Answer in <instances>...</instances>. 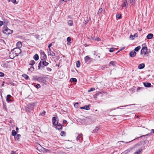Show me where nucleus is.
<instances>
[{
    "mask_svg": "<svg viewBox=\"0 0 154 154\" xmlns=\"http://www.w3.org/2000/svg\"><path fill=\"white\" fill-rule=\"evenodd\" d=\"M134 149L137 151L134 152L135 154H139L142 151V148L139 144H137L131 148V150Z\"/></svg>",
    "mask_w": 154,
    "mask_h": 154,
    "instance_id": "nucleus-1",
    "label": "nucleus"
},
{
    "mask_svg": "<svg viewBox=\"0 0 154 154\" xmlns=\"http://www.w3.org/2000/svg\"><path fill=\"white\" fill-rule=\"evenodd\" d=\"M35 148L39 151H43L44 150H48L47 149H45L42 147L38 143H36L35 144Z\"/></svg>",
    "mask_w": 154,
    "mask_h": 154,
    "instance_id": "nucleus-2",
    "label": "nucleus"
},
{
    "mask_svg": "<svg viewBox=\"0 0 154 154\" xmlns=\"http://www.w3.org/2000/svg\"><path fill=\"white\" fill-rule=\"evenodd\" d=\"M140 53L141 54L145 55L148 53L147 48L146 47H143L141 50Z\"/></svg>",
    "mask_w": 154,
    "mask_h": 154,
    "instance_id": "nucleus-3",
    "label": "nucleus"
},
{
    "mask_svg": "<svg viewBox=\"0 0 154 154\" xmlns=\"http://www.w3.org/2000/svg\"><path fill=\"white\" fill-rule=\"evenodd\" d=\"M13 51L15 52V56H18V54H20L21 52L20 49L18 48H14L13 50Z\"/></svg>",
    "mask_w": 154,
    "mask_h": 154,
    "instance_id": "nucleus-4",
    "label": "nucleus"
},
{
    "mask_svg": "<svg viewBox=\"0 0 154 154\" xmlns=\"http://www.w3.org/2000/svg\"><path fill=\"white\" fill-rule=\"evenodd\" d=\"M46 59V58L42 59L40 62V64H42V65L44 66H47L49 64V63L46 62L45 60Z\"/></svg>",
    "mask_w": 154,
    "mask_h": 154,
    "instance_id": "nucleus-5",
    "label": "nucleus"
},
{
    "mask_svg": "<svg viewBox=\"0 0 154 154\" xmlns=\"http://www.w3.org/2000/svg\"><path fill=\"white\" fill-rule=\"evenodd\" d=\"M48 51V55L49 56H50L52 57L53 58L55 56V54L53 51H52L50 48L49 49Z\"/></svg>",
    "mask_w": 154,
    "mask_h": 154,
    "instance_id": "nucleus-6",
    "label": "nucleus"
},
{
    "mask_svg": "<svg viewBox=\"0 0 154 154\" xmlns=\"http://www.w3.org/2000/svg\"><path fill=\"white\" fill-rule=\"evenodd\" d=\"M10 30V29H9L7 27H5L3 29V32L7 34L9 33L10 32H9V31Z\"/></svg>",
    "mask_w": 154,
    "mask_h": 154,
    "instance_id": "nucleus-7",
    "label": "nucleus"
},
{
    "mask_svg": "<svg viewBox=\"0 0 154 154\" xmlns=\"http://www.w3.org/2000/svg\"><path fill=\"white\" fill-rule=\"evenodd\" d=\"M138 36V34L137 33H135L134 35H131L130 36V38L131 40H134L135 38H137Z\"/></svg>",
    "mask_w": 154,
    "mask_h": 154,
    "instance_id": "nucleus-8",
    "label": "nucleus"
},
{
    "mask_svg": "<svg viewBox=\"0 0 154 154\" xmlns=\"http://www.w3.org/2000/svg\"><path fill=\"white\" fill-rule=\"evenodd\" d=\"M57 117H53L52 118V123L53 124L56 126L58 124V122L57 121Z\"/></svg>",
    "mask_w": 154,
    "mask_h": 154,
    "instance_id": "nucleus-9",
    "label": "nucleus"
},
{
    "mask_svg": "<svg viewBox=\"0 0 154 154\" xmlns=\"http://www.w3.org/2000/svg\"><path fill=\"white\" fill-rule=\"evenodd\" d=\"M38 81L42 83H44L45 82V78L43 77H40L38 78Z\"/></svg>",
    "mask_w": 154,
    "mask_h": 154,
    "instance_id": "nucleus-10",
    "label": "nucleus"
},
{
    "mask_svg": "<svg viewBox=\"0 0 154 154\" xmlns=\"http://www.w3.org/2000/svg\"><path fill=\"white\" fill-rule=\"evenodd\" d=\"M136 54V53L134 51H131L129 53L130 56L131 57H135Z\"/></svg>",
    "mask_w": 154,
    "mask_h": 154,
    "instance_id": "nucleus-11",
    "label": "nucleus"
},
{
    "mask_svg": "<svg viewBox=\"0 0 154 154\" xmlns=\"http://www.w3.org/2000/svg\"><path fill=\"white\" fill-rule=\"evenodd\" d=\"M40 53L42 57V59L47 58L46 55L45 53V52L43 51H42V50H40Z\"/></svg>",
    "mask_w": 154,
    "mask_h": 154,
    "instance_id": "nucleus-12",
    "label": "nucleus"
},
{
    "mask_svg": "<svg viewBox=\"0 0 154 154\" xmlns=\"http://www.w3.org/2000/svg\"><path fill=\"white\" fill-rule=\"evenodd\" d=\"M128 5V3L127 0H125L123 3V5L122 6V8L123 7L127 8Z\"/></svg>",
    "mask_w": 154,
    "mask_h": 154,
    "instance_id": "nucleus-13",
    "label": "nucleus"
},
{
    "mask_svg": "<svg viewBox=\"0 0 154 154\" xmlns=\"http://www.w3.org/2000/svg\"><path fill=\"white\" fill-rule=\"evenodd\" d=\"M80 109H84L87 110H88L90 109V108L89 107V105H86L84 107H80Z\"/></svg>",
    "mask_w": 154,
    "mask_h": 154,
    "instance_id": "nucleus-14",
    "label": "nucleus"
},
{
    "mask_svg": "<svg viewBox=\"0 0 154 154\" xmlns=\"http://www.w3.org/2000/svg\"><path fill=\"white\" fill-rule=\"evenodd\" d=\"M153 35L152 33L149 34L146 36V38L148 39H152L153 37Z\"/></svg>",
    "mask_w": 154,
    "mask_h": 154,
    "instance_id": "nucleus-15",
    "label": "nucleus"
},
{
    "mask_svg": "<svg viewBox=\"0 0 154 154\" xmlns=\"http://www.w3.org/2000/svg\"><path fill=\"white\" fill-rule=\"evenodd\" d=\"M145 65L144 63L140 64L138 66V68L139 69H141L144 68Z\"/></svg>",
    "mask_w": 154,
    "mask_h": 154,
    "instance_id": "nucleus-16",
    "label": "nucleus"
},
{
    "mask_svg": "<svg viewBox=\"0 0 154 154\" xmlns=\"http://www.w3.org/2000/svg\"><path fill=\"white\" fill-rule=\"evenodd\" d=\"M55 127V128L59 130L62 129V126L61 125H57Z\"/></svg>",
    "mask_w": 154,
    "mask_h": 154,
    "instance_id": "nucleus-17",
    "label": "nucleus"
},
{
    "mask_svg": "<svg viewBox=\"0 0 154 154\" xmlns=\"http://www.w3.org/2000/svg\"><path fill=\"white\" fill-rule=\"evenodd\" d=\"M144 86L146 87H150L151 86V84L150 83H148L147 82H144L143 83Z\"/></svg>",
    "mask_w": 154,
    "mask_h": 154,
    "instance_id": "nucleus-18",
    "label": "nucleus"
},
{
    "mask_svg": "<svg viewBox=\"0 0 154 154\" xmlns=\"http://www.w3.org/2000/svg\"><path fill=\"white\" fill-rule=\"evenodd\" d=\"M11 96L10 95H8L7 96L6 101L7 102H9L11 101V100L10 99V98L11 97Z\"/></svg>",
    "mask_w": 154,
    "mask_h": 154,
    "instance_id": "nucleus-19",
    "label": "nucleus"
},
{
    "mask_svg": "<svg viewBox=\"0 0 154 154\" xmlns=\"http://www.w3.org/2000/svg\"><path fill=\"white\" fill-rule=\"evenodd\" d=\"M81 138V139L82 140V134H80L78 136H77L76 138V140L77 141L80 139V138Z\"/></svg>",
    "mask_w": 154,
    "mask_h": 154,
    "instance_id": "nucleus-20",
    "label": "nucleus"
},
{
    "mask_svg": "<svg viewBox=\"0 0 154 154\" xmlns=\"http://www.w3.org/2000/svg\"><path fill=\"white\" fill-rule=\"evenodd\" d=\"M99 127L98 126H96L95 129L93 130L92 133H94L97 132L99 130Z\"/></svg>",
    "mask_w": 154,
    "mask_h": 154,
    "instance_id": "nucleus-21",
    "label": "nucleus"
},
{
    "mask_svg": "<svg viewBox=\"0 0 154 154\" xmlns=\"http://www.w3.org/2000/svg\"><path fill=\"white\" fill-rule=\"evenodd\" d=\"M20 137V135L19 134H18L17 135H16V136L14 137L15 139V140H18Z\"/></svg>",
    "mask_w": 154,
    "mask_h": 154,
    "instance_id": "nucleus-22",
    "label": "nucleus"
},
{
    "mask_svg": "<svg viewBox=\"0 0 154 154\" xmlns=\"http://www.w3.org/2000/svg\"><path fill=\"white\" fill-rule=\"evenodd\" d=\"M38 56L37 54H35L33 57V58L35 60H37L38 59Z\"/></svg>",
    "mask_w": 154,
    "mask_h": 154,
    "instance_id": "nucleus-23",
    "label": "nucleus"
},
{
    "mask_svg": "<svg viewBox=\"0 0 154 154\" xmlns=\"http://www.w3.org/2000/svg\"><path fill=\"white\" fill-rule=\"evenodd\" d=\"M68 24L69 26H72L73 25V22L72 20H69L68 21Z\"/></svg>",
    "mask_w": 154,
    "mask_h": 154,
    "instance_id": "nucleus-24",
    "label": "nucleus"
},
{
    "mask_svg": "<svg viewBox=\"0 0 154 154\" xmlns=\"http://www.w3.org/2000/svg\"><path fill=\"white\" fill-rule=\"evenodd\" d=\"M16 45L18 48L22 46L21 42H18L17 43Z\"/></svg>",
    "mask_w": 154,
    "mask_h": 154,
    "instance_id": "nucleus-25",
    "label": "nucleus"
},
{
    "mask_svg": "<svg viewBox=\"0 0 154 154\" xmlns=\"http://www.w3.org/2000/svg\"><path fill=\"white\" fill-rule=\"evenodd\" d=\"M22 76L26 80H27L29 78L28 75L25 74L22 75Z\"/></svg>",
    "mask_w": 154,
    "mask_h": 154,
    "instance_id": "nucleus-26",
    "label": "nucleus"
},
{
    "mask_svg": "<svg viewBox=\"0 0 154 154\" xmlns=\"http://www.w3.org/2000/svg\"><path fill=\"white\" fill-rule=\"evenodd\" d=\"M130 2L131 5H134L135 3V0H129Z\"/></svg>",
    "mask_w": 154,
    "mask_h": 154,
    "instance_id": "nucleus-27",
    "label": "nucleus"
},
{
    "mask_svg": "<svg viewBox=\"0 0 154 154\" xmlns=\"http://www.w3.org/2000/svg\"><path fill=\"white\" fill-rule=\"evenodd\" d=\"M90 59V58L88 56H86L85 58V62H87Z\"/></svg>",
    "mask_w": 154,
    "mask_h": 154,
    "instance_id": "nucleus-28",
    "label": "nucleus"
},
{
    "mask_svg": "<svg viewBox=\"0 0 154 154\" xmlns=\"http://www.w3.org/2000/svg\"><path fill=\"white\" fill-rule=\"evenodd\" d=\"M141 48V47L140 46H139L137 47H136L134 49V51H138Z\"/></svg>",
    "mask_w": 154,
    "mask_h": 154,
    "instance_id": "nucleus-29",
    "label": "nucleus"
},
{
    "mask_svg": "<svg viewBox=\"0 0 154 154\" xmlns=\"http://www.w3.org/2000/svg\"><path fill=\"white\" fill-rule=\"evenodd\" d=\"M35 63V61H34L33 60H31L29 62V65H34Z\"/></svg>",
    "mask_w": 154,
    "mask_h": 154,
    "instance_id": "nucleus-30",
    "label": "nucleus"
},
{
    "mask_svg": "<svg viewBox=\"0 0 154 154\" xmlns=\"http://www.w3.org/2000/svg\"><path fill=\"white\" fill-rule=\"evenodd\" d=\"M70 81L71 82H77V79L76 78H72L70 79Z\"/></svg>",
    "mask_w": 154,
    "mask_h": 154,
    "instance_id": "nucleus-31",
    "label": "nucleus"
},
{
    "mask_svg": "<svg viewBox=\"0 0 154 154\" xmlns=\"http://www.w3.org/2000/svg\"><path fill=\"white\" fill-rule=\"evenodd\" d=\"M11 134L12 136H15L17 134V132L14 130H13L12 131Z\"/></svg>",
    "mask_w": 154,
    "mask_h": 154,
    "instance_id": "nucleus-32",
    "label": "nucleus"
},
{
    "mask_svg": "<svg viewBox=\"0 0 154 154\" xmlns=\"http://www.w3.org/2000/svg\"><path fill=\"white\" fill-rule=\"evenodd\" d=\"M34 68L33 66H31V67L28 69V70L31 71V72H32L34 70Z\"/></svg>",
    "mask_w": 154,
    "mask_h": 154,
    "instance_id": "nucleus-33",
    "label": "nucleus"
},
{
    "mask_svg": "<svg viewBox=\"0 0 154 154\" xmlns=\"http://www.w3.org/2000/svg\"><path fill=\"white\" fill-rule=\"evenodd\" d=\"M92 39L95 40H97L99 41L100 40V38L97 37H93Z\"/></svg>",
    "mask_w": 154,
    "mask_h": 154,
    "instance_id": "nucleus-34",
    "label": "nucleus"
},
{
    "mask_svg": "<svg viewBox=\"0 0 154 154\" xmlns=\"http://www.w3.org/2000/svg\"><path fill=\"white\" fill-rule=\"evenodd\" d=\"M116 17L119 19H120L121 18V15L119 14H117L116 15Z\"/></svg>",
    "mask_w": 154,
    "mask_h": 154,
    "instance_id": "nucleus-35",
    "label": "nucleus"
},
{
    "mask_svg": "<svg viewBox=\"0 0 154 154\" xmlns=\"http://www.w3.org/2000/svg\"><path fill=\"white\" fill-rule=\"evenodd\" d=\"M76 66L77 67H79L80 66V62L79 61H78L76 63Z\"/></svg>",
    "mask_w": 154,
    "mask_h": 154,
    "instance_id": "nucleus-36",
    "label": "nucleus"
},
{
    "mask_svg": "<svg viewBox=\"0 0 154 154\" xmlns=\"http://www.w3.org/2000/svg\"><path fill=\"white\" fill-rule=\"evenodd\" d=\"M95 90V88H91L89 90H88V92H90L91 91H94Z\"/></svg>",
    "mask_w": 154,
    "mask_h": 154,
    "instance_id": "nucleus-37",
    "label": "nucleus"
},
{
    "mask_svg": "<svg viewBox=\"0 0 154 154\" xmlns=\"http://www.w3.org/2000/svg\"><path fill=\"white\" fill-rule=\"evenodd\" d=\"M45 113H46L45 111H44L43 112L41 113L39 115L40 116H44V115H45Z\"/></svg>",
    "mask_w": 154,
    "mask_h": 154,
    "instance_id": "nucleus-38",
    "label": "nucleus"
},
{
    "mask_svg": "<svg viewBox=\"0 0 154 154\" xmlns=\"http://www.w3.org/2000/svg\"><path fill=\"white\" fill-rule=\"evenodd\" d=\"M115 63V62L114 61H111L109 62V64L112 65H114Z\"/></svg>",
    "mask_w": 154,
    "mask_h": 154,
    "instance_id": "nucleus-39",
    "label": "nucleus"
},
{
    "mask_svg": "<svg viewBox=\"0 0 154 154\" xmlns=\"http://www.w3.org/2000/svg\"><path fill=\"white\" fill-rule=\"evenodd\" d=\"M74 106L76 108H78V103H75V104L74 105Z\"/></svg>",
    "mask_w": 154,
    "mask_h": 154,
    "instance_id": "nucleus-40",
    "label": "nucleus"
},
{
    "mask_svg": "<svg viewBox=\"0 0 154 154\" xmlns=\"http://www.w3.org/2000/svg\"><path fill=\"white\" fill-rule=\"evenodd\" d=\"M103 11V9L102 8H100L99 9L98 11V13H101Z\"/></svg>",
    "mask_w": 154,
    "mask_h": 154,
    "instance_id": "nucleus-41",
    "label": "nucleus"
},
{
    "mask_svg": "<svg viewBox=\"0 0 154 154\" xmlns=\"http://www.w3.org/2000/svg\"><path fill=\"white\" fill-rule=\"evenodd\" d=\"M67 41L68 42H69L71 41V38L70 37H68L66 39Z\"/></svg>",
    "mask_w": 154,
    "mask_h": 154,
    "instance_id": "nucleus-42",
    "label": "nucleus"
},
{
    "mask_svg": "<svg viewBox=\"0 0 154 154\" xmlns=\"http://www.w3.org/2000/svg\"><path fill=\"white\" fill-rule=\"evenodd\" d=\"M36 87L37 88H39L41 87V85L39 84H38L36 85Z\"/></svg>",
    "mask_w": 154,
    "mask_h": 154,
    "instance_id": "nucleus-43",
    "label": "nucleus"
},
{
    "mask_svg": "<svg viewBox=\"0 0 154 154\" xmlns=\"http://www.w3.org/2000/svg\"><path fill=\"white\" fill-rule=\"evenodd\" d=\"M65 132L63 131H62L60 133V135L61 136H63V135L65 134Z\"/></svg>",
    "mask_w": 154,
    "mask_h": 154,
    "instance_id": "nucleus-44",
    "label": "nucleus"
},
{
    "mask_svg": "<svg viewBox=\"0 0 154 154\" xmlns=\"http://www.w3.org/2000/svg\"><path fill=\"white\" fill-rule=\"evenodd\" d=\"M14 53L13 52H11L10 53V55H9V57H10V58H11V59H13L14 58V57H11V54H13Z\"/></svg>",
    "mask_w": 154,
    "mask_h": 154,
    "instance_id": "nucleus-45",
    "label": "nucleus"
},
{
    "mask_svg": "<svg viewBox=\"0 0 154 154\" xmlns=\"http://www.w3.org/2000/svg\"><path fill=\"white\" fill-rule=\"evenodd\" d=\"M4 75V74L3 72H0V77H3Z\"/></svg>",
    "mask_w": 154,
    "mask_h": 154,
    "instance_id": "nucleus-46",
    "label": "nucleus"
},
{
    "mask_svg": "<svg viewBox=\"0 0 154 154\" xmlns=\"http://www.w3.org/2000/svg\"><path fill=\"white\" fill-rule=\"evenodd\" d=\"M11 1L12 2H13L15 4H17V3L16 2V0H11Z\"/></svg>",
    "mask_w": 154,
    "mask_h": 154,
    "instance_id": "nucleus-47",
    "label": "nucleus"
},
{
    "mask_svg": "<svg viewBox=\"0 0 154 154\" xmlns=\"http://www.w3.org/2000/svg\"><path fill=\"white\" fill-rule=\"evenodd\" d=\"M114 50L113 48H110L109 50V51L110 52H112Z\"/></svg>",
    "mask_w": 154,
    "mask_h": 154,
    "instance_id": "nucleus-48",
    "label": "nucleus"
},
{
    "mask_svg": "<svg viewBox=\"0 0 154 154\" xmlns=\"http://www.w3.org/2000/svg\"><path fill=\"white\" fill-rule=\"evenodd\" d=\"M47 69L48 71L50 72L51 71V69L49 67L47 68Z\"/></svg>",
    "mask_w": 154,
    "mask_h": 154,
    "instance_id": "nucleus-49",
    "label": "nucleus"
},
{
    "mask_svg": "<svg viewBox=\"0 0 154 154\" xmlns=\"http://www.w3.org/2000/svg\"><path fill=\"white\" fill-rule=\"evenodd\" d=\"M3 24V21H0V27L2 26Z\"/></svg>",
    "mask_w": 154,
    "mask_h": 154,
    "instance_id": "nucleus-50",
    "label": "nucleus"
},
{
    "mask_svg": "<svg viewBox=\"0 0 154 154\" xmlns=\"http://www.w3.org/2000/svg\"><path fill=\"white\" fill-rule=\"evenodd\" d=\"M41 65H42V64H40V63H39V64H38V69H40V67H41Z\"/></svg>",
    "mask_w": 154,
    "mask_h": 154,
    "instance_id": "nucleus-51",
    "label": "nucleus"
},
{
    "mask_svg": "<svg viewBox=\"0 0 154 154\" xmlns=\"http://www.w3.org/2000/svg\"><path fill=\"white\" fill-rule=\"evenodd\" d=\"M51 46H52V43L50 44L48 46V48H49V49L50 48Z\"/></svg>",
    "mask_w": 154,
    "mask_h": 154,
    "instance_id": "nucleus-52",
    "label": "nucleus"
},
{
    "mask_svg": "<svg viewBox=\"0 0 154 154\" xmlns=\"http://www.w3.org/2000/svg\"><path fill=\"white\" fill-rule=\"evenodd\" d=\"M67 122V121H66V120H64L63 121V123H66Z\"/></svg>",
    "mask_w": 154,
    "mask_h": 154,
    "instance_id": "nucleus-53",
    "label": "nucleus"
},
{
    "mask_svg": "<svg viewBox=\"0 0 154 154\" xmlns=\"http://www.w3.org/2000/svg\"><path fill=\"white\" fill-rule=\"evenodd\" d=\"M15 152L14 151H12L11 154H14Z\"/></svg>",
    "mask_w": 154,
    "mask_h": 154,
    "instance_id": "nucleus-54",
    "label": "nucleus"
},
{
    "mask_svg": "<svg viewBox=\"0 0 154 154\" xmlns=\"http://www.w3.org/2000/svg\"><path fill=\"white\" fill-rule=\"evenodd\" d=\"M148 135V134H146V135H143V136H141L140 137H145V136H147Z\"/></svg>",
    "mask_w": 154,
    "mask_h": 154,
    "instance_id": "nucleus-55",
    "label": "nucleus"
},
{
    "mask_svg": "<svg viewBox=\"0 0 154 154\" xmlns=\"http://www.w3.org/2000/svg\"><path fill=\"white\" fill-rule=\"evenodd\" d=\"M69 0H62L64 2H67Z\"/></svg>",
    "mask_w": 154,
    "mask_h": 154,
    "instance_id": "nucleus-56",
    "label": "nucleus"
},
{
    "mask_svg": "<svg viewBox=\"0 0 154 154\" xmlns=\"http://www.w3.org/2000/svg\"><path fill=\"white\" fill-rule=\"evenodd\" d=\"M151 131H152L153 133H154V129H152Z\"/></svg>",
    "mask_w": 154,
    "mask_h": 154,
    "instance_id": "nucleus-57",
    "label": "nucleus"
},
{
    "mask_svg": "<svg viewBox=\"0 0 154 154\" xmlns=\"http://www.w3.org/2000/svg\"><path fill=\"white\" fill-rule=\"evenodd\" d=\"M118 142L120 143L121 142H124L123 141H120L119 142Z\"/></svg>",
    "mask_w": 154,
    "mask_h": 154,
    "instance_id": "nucleus-58",
    "label": "nucleus"
},
{
    "mask_svg": "<svg viewBox=\"0 0 154 154\" xmlns=\"http://www.w3.org/2000/svg\"><path fill=\"white\" fill-rule=\"evenodd\" d=\"M133 140H131V141H129V142H126V143H130V142H131V141H132Z\"/></svg>",
    "mask_w": 154,
    "mask_h": 154,
    "instance_id": "nucleus-59",
    "label": "nucleus"
},
{
    "mask_svg": "<svg viewBox=\"0 0 154 154\" xmlns=\"http://www.w3.org/2000/svg\"><path fill=\"white\" fill-rule=\"evenodd\" d=\"M16 130H18V128L17 127L16 128Z\"/></svg>",
    "mask_w": 154,
    "mask_h": 154,
    "instance_id": "nucleus-60",
    "label": "nucleus"
},
{
    "mask_svg": "<svg viewBox=\"0 0 154 154\" xmlns=\"http://www.w3.org/2000/svg\"><path fill=\"white\" fill-rule=\"evenodd\" d=\"M128 106V105H126V106H122V107H123V106H124V107H126V106Z\"/></svg>",
    "mask_w": 154,
    "mask_h": 154,
    "instance_id": "nucleus-61",
    "label": "nucleus"
},
{
    "mask_svg": "<svg viewBox=\"0 0 154 154\" xmlns=\"http://www.w3.org/2000/svg\"><path fill=\"white\" fill-rule=\"evenodd\" d=\"M11 0H8V1L9 2Z\"/></svg>",
    "mask_w": 154,
    "mask_h": 154,
    "instance_id": "nucleus-62",
    "label": "nucleus"
},
{
    "mask_svg": "<svg viewBox=\"0 0 154 154\" xmlns=\"http://www.w3.org/2000/svg\"><path fill=\"white\" fill-rule=\"evenodd\" d=\"M120 107L117 108H116V109H118Z\"/></svg>",
    "mask_w": 154,
    "mask_h": 154,
    "instance_id": "nucleus-63",
    "label": "nucleus"
},
{
    "mask_svg": "<svg viewBox=\"0 0 154 154\" xmlns=\"http://www.w3.org/2000/svg\"><path fill=\"white\" fill-rule=\"evenodd\" d=\"M67 44H68V45H69V43H67Z\"/></svg>",
    "mask_w": 154,
    "mask_h": 154,
    "instance_id": "nucleus-64",
    "label": "nucleus"
}]
</instances>
